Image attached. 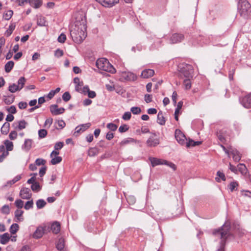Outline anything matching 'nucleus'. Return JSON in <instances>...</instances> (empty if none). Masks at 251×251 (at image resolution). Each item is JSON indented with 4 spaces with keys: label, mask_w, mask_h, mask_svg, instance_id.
Listing matches in <instances>:
<instances>
[{
    "label": "nucleus",
    "mask_w": 251,
    "mask_h": 251,
    "mask_svg": "<svg viewBox=\"0 0 251 251\" xmlns=\"http://www.w3.org/2000/svg\"><path fill=\"white\" fill-rule=\"evenodd\" d=\"M15 28V25L14 24H11L9 26L8 29L6 31V34L7 36H9L12 33L13 31Z\"/></svg>",
    "instance_id": "58"
},
{
    "label": "nucleus",
    "mask_w": 251,
    "mask_h": 251,
    "mask_svg": "<svg viewBox=\"0 0 251 251\" xmlns=\"http://www.w3.org/2000/svg\"><path fill=\"white\" fill-rule=\"evenodd\" d=\"M51 230L54 234H57L60 230V225L57 222L53 223L51 226Z\"/></svg>",
    "instance_id": "24"
},
{
    "label": "nucleus",
    "mask_w": 251,
    "mask_h": 251,
    "mask_svg": "<svg viewBox=\"0 0 251 251\" xmlns=\"http://www.w3.org/2000/svg\"><path fill=\"white\" fill-rule=\"evenodd\" d=\"M230 229V224L226 223L220 228L215 229L213 231V234L216 236H220L221 239L220 247L217 250V251H224V247L226 239L229 235Z\"/></svg>",
    "instance_id": "2"
},
{
    "label": "nucleus",
    "mask_w": 251,
    "mask_h": 251,
    "mask_svg": "<svg viewBox=\"0 0 251 251\" xmlns=\"http://www.w3.org/2000/svg\"><path fill=\"white\" fill-rule=\"evenodd\" d=\"M13 12L12 10H9L4 12L3 17L5 20H9L12 16Z\"/></svg>",
    "instance_id": "39"
},
{
    "label": "nucleus",
    "mask_w": 251,
    "mask_h": 251,
    "mask_svg": "<svg viewBox=\"0 0 251 251\" xmlns=\"http://www.w3.org/2000/svg\"><path fill=\"white\" fill-rule=\"evenodd\" d=\"M237 170L243 175H246L248 172V169L244 164H239Z\"/></svg>",
    "instance_id": "31"
},
{
    "label": "nucleus",
    "mask_w": 251,
    "mask_h": 251,
    "mask_svg": "<svg viewBox=\"0 0 251 251\" xmlns=\"http://www.w3.org/2000/svg\"><path fill=\"white\" fill-rule=\"evenodd\" d=\"M19 226L17 224H13L10 227V232L11 234L16 233L19 230Z\"/></svg>",
    "instance_id": "40"
},
{
    "label": "nucleus",
    "mask_w": 251,
    "mask_h": 251,
    "mask_svg": "<svg viewBox=\"0 0 251 251\" xmlns=\"http://www.w3.org/2000/svg\"><path fill=\"white\" fill-rule=\"evenodd\" d=\"M130 111L133 114L137 115L141 112V109L139 107L134 106L130 108Z\"/></svg>",
    "instance_id": "44"
},
{
    "label": "nucleus",
    "mask_w": 251,
    "mask_h": 251,
    "mask_svg": "<svg viewBox=\"0 0 251 251\" xmlns=\"http://www.w3.org/2000/svg\"><path fill=\"white\" fill-rule=\"evenodd\" d=\"M217 175L219 176V177H216V180L217 182H221V180L222 179L223 181H225L226 179L225 174L221 172L218 171L217 173Z\"/></svg>",
    "instance_id": "38"
},
{
    "label": "nucleus",
    "mask_w": 251,
    "mask_h": 251,
    "mask_svg": "<svg viewBox=\"0 0 251 251\" xmlns=\"http://www.w3.org/2000/svg\"><path fill=\"white\" fill-rule=\"evenodd\" d=\"M149 159L151 161V165L153 167L157 165H165L172 168L174 171L176 170V167L175 164L166 160L152 157H150Z\"/></svg>",
    "instance_id": "5"
},
{
    "label": "nucleus",
    "mask_w": 251,
    "mask_h": 251,
    "mask_svg": "<svg viewBox=\"0 0 251 251\" xmlns=\"http://www.w3.org/2000/svg\"><path fill=\"white\" fill-rule=\"evenodd\" d=\"M55 124H57V126H56V128L58 129H62L65 127L66 124L63 120H58L56 122Z\"/></svg>",
    "instance_id": "45"
},
{
    "label": "nucleus",
    "mask_w": 251,
    "mask_h": 251,
    "mask_svg": "<svg viewBox=\"0 0 251 251\" xmlns=\"http://www.w3.org/2000/svg\"><path fill=\"white\" fill-rule=\"evenodd\" d=\"M0 162H2L8 155L9 152L5 151L4 145H0Z\"/></svg>",
    "instance_id": "20"
},
{
    "label": "nucleus",
    "mask_w": 251,
    "mask_h": 251,
    "mask_svg": "<svg viewBox=\"0 0 251 251\" xmlns=\"http://www.w3.org/2000/svg\"><path fill=\"white\" fill-rule=\"evenodd\" d=\"M17 133L15 130L11 131L9 135V137L11 140H15L17 138Z\"/></svg>",
    "instance_id": "60"
},
{
    "label": "nucleus",
    "mask_w": 251,
    "mask_h": 251,
    "mask_svg": "<svg viewBox=\"0 0 251 251\" xmlns=\"http://www.w3.org/2000/svg\"><path fill=\"white\" fill-rule=\"evenodd\" d=\"M50 111L54 115H58L63 114L65 111V109L63 107L58 108L56 104H53L50 106Z\"/></svg>",
    "instance_id": "15"
},
{
    "label": "nucleus",
    "mask_w": 251,
    "mask_h": 251,
    "mask_svg": "<svg viewBox=\"0 0 251 251\" xmlns=\"http://www.w3.org/2000/svg\"><path fill=\"white\" fill-rule=\"evenodd\" d=\"M175 136L177 142L179 144L181 145H184L185 144L187 138L180 130L178 129L176 130Z\"/></svg>",
    "instance_id": "9"
},
{
    "label": "nucleus",
    "mask_w": 251,
    "mask_h": 251,
    "mask_svg": "<svg viewBox=\"0 0 251 251\" xmlns=\"http://www.w3.org/2000/svg\"><path fill=\"white\" fill-rule=\"evenodd\" d=\"M229 154L232 155L233 160L236 162H238L240 160L241 156L239 152L236 149H231Z\"/></svg>",
    "instance_id": "19"
},
{
    "label": "nucleus",
    "mask_w": 251,
    "mask_h": 251,
    "mask_svg": "<svg viewBox=\"0 0 251 251\" xmlns=\"http://www.w3.org/2000/svg\"><path fill=\"white\" fill-rule=\"evenodd\" d=\"M102 6L106 8H111L119 2V0H95Z\"/></svg>",
    "instance_id": "12"
},
{
    "label": "nucleus",
    "mask_w": 251,
    "mask_h": 251,
    "mask_svg": "<svg viewBox=\"0 0 251 251\" xmlns=\"http://www.w3.org/2000/svg\"><path fill=\"white\" fill-rule=\"evenodd\" d=\"M152 135L147 140L146 144L148 147H152L157 146L159 143V139L156 137L155 133H151Z\"/></svg>",
    "instance_id": "11"
},
{
    "label": "nucleus",
    "mask_w": 251,
    "mask_h": 251,
    "mask_svg": "<svg viewBox=\"0 0 251 251\" xmlns=\"http://www.w3.org/2000/svg\"><path fill=\"white\" fill-rule=\"evenodd\" d=\"M238 10L241 15L247 16L251 13V5L247 0H239Z\"/></svg>",
    "instance_id": "4"
},
{
    "label": "nucleus",
    "mask_w": 251,
    "mask_h": 251,
    "mask_svg": "<svg viewBox=\"0 0 251 251\" xmlns=\"http://www.w3.org/2000/svg\"><path fill=\"white\" fill-rule=\"evenodd\" d=\"M154 71L152 69H145L142 71L141 76L145 78L150 77L153 75Z\"/></svg>",
    "instance_id": "21"
},
{
    "label": "nucleus",
    "mask_w": 251,
    "mask_h": 251,
    "mask_svg": "<svg viewBox=\"0 0 251 251\" xmlns=\"http://www.w3.org/2000/svg\"><path fill=\"white\" fill-rule=\"evenodd\" d=\"M15 97L13 95L3 96V100L6 104H10L14 101Z\"/></svg>",
    "instance_id": "27"
},
{
    "label": "nucleus",
    "mask_w": 251,
    "mask_h": 251,
    "mask_svg": "<svg viewBox=\"0 0 251 251\" xmlns=\"http://www.w3.org/2000/svg\"><path fill=\"white\" fill-rule=\"evenodd\" d=\"M107 127L111 131H114L117 129V126L113 123H109L107 125Z\"/></svg>",
    "instance_id": "52"
},
{
    "label": "nucleus",
    "mask_w": 251,
    "mask_h": 251,
    "mask_svg": "<svg viewBox=\"0 0 251 251\" xmlns=\"http://www.w3.org/2000/svg\"><path fill=\"white\" fill-rule=\"evenodd\" d=\"M32 194L29 188H22L20 192V196L23 199L28 200L31 198Z\"/></svg>",
    "instance_id": "14"
},
{
    "label": "nucleus",
    "mask_w": 251,
    "mask_h": 251,
    "mask_svg": "<svg viewBox=\"0 0 251 251\" xmlns=\"http://www.w3.org/2000/svg\"><path fill=\"white\" fill-rule=\"evenodd\" d=\"M184 39V36L181 34H173L170 38V42L172 44H176L181 42Z\"/></svg>",
    "instance_id": "16"
},
{
    "label": "nucleus",
    "mask_w": 251,
    "mask_h": 251,
    "mask_svg": "<svg viewBox=\"0 0 251 251\" xmlns=\"http://www.w3.org/2000/svg\"><path fill=\"white\" fill-rule=\"evenodd\" d=\"M32 140L30 139H25L24 144L22 146L23 150L28 151L32 147Z\"/></svg>",
    "instance_id": "18"
},
{
    "label": "nucleus",
    "mask_w": 251,
    "mask_h": 251,
    "mask_svg": "<svg viewBox=\"0 0 251 251\" xmlns=\"http://www.w3.org/2000/svg\"><path fill=\"white\" fill-rule=\"evenodd\" d=\"M183 84L185 89H190L191 87V83L190 82V78H186V79H185L183 81Z\"/></svg>",
    "instance_id": "46"
},
{
    "label": "nucleus",
    "mask_w": 251,
    "mask_h": 251,
    "mask_svg": "<svg viewBox=\"0 0 251 251\" xmlns=\"http://www.w3.org/2000/svg\"><path fill=\"white\" fill-rule=\"evenodd\" d=\"M129 129V127L127 125L125 124L121 125L119 128V131L121 133L125 132L127 131Z\"/></svg>",
    "instance_id": "54"
},
{
    "label": "nucleus",
    "mask_w": 251,
    "mask_h": 251,
    "mask_svg": "<svg viewBox=\"0 0 251 251\" xmlns=\"http://www.w3.org/2000/svg\"><path fill=\"white\" fill-rule=\"evenodd\" d=\"M51 158L52 159L50 160V163L52 165H56V164L59 163L60 162H61L62 159V157L60 156H55V157L53 156Z\"/></svg>",
    "instance_id": "37"
},
{
    "label": "nucleus",
    "mask_w": 251,
    "mask_h": 251,
    "mask_svg": "<svg viewBox=\"0 0 251 251\" xmlns=\"http://www.w3.org/2000/svg\"><path fill=\"white\" fill-rule=\"evenodd\" d=\"M33 206V201L32 200L31 201H28L26 202L25 205H24V208L26 210H29L30 208H32Z\"/></svg>",
    "instance_id": "48"
},
{
    "label": "nucleus",
    "mask_w": 251,
    "mask_h": 251,
    "mask_svg": "<svg viewBox=\"0 0 251 251\" xmlns=\"http://www.w3.org/2000/svg\"><path fill=\"white\" fill-rule=\"evenodd\" d=\"M1 213L5 214H8L10 213V208L8 205H3L1 209Z\"/></svg>",
    "instance_id": "49"
},
{
    "label": "nucleus",
    "mask_w": 251,
    "mask_h": 251,
    "mask_svg": "<svg viewBox=\"0 0 251 251\" xmlns=\"http://www.w3.org/2000/svg\"><path fill=\"white\" fill-rule=\"evenodd\" d=\"M4 147H6V151H11L13 150V144L8 140H6L4 142Z\"/></svg>",
    "instance_id": "32"
},
{
    "label": "nucleus",
    "mask_w": 251,
    "mask_h": 251,
    "mask_svg": "<svg viewBox=\"0 0 251 251\" xmlns=\"http://www.w3.org/2000/svg\"><path fill=\"white\" fill-rule=\"evenodd\" d=\"M10 124L8 122L3 124L0 129L1 133L2 134L6 135L9 131Z\"/></svg>",
    "instance_id": "26"
},
{
    "label": "nucleus",
    "mask_w": 251,
    "mask_h": 251,
    "mask_svg": "<svg viewBox=\"0 0 251 251\" xmlns=\"http://www.w3.org/2000/svg\"><path fill=\"white\" fill-rule=\"evenodd\" d=\"M53 122V119L52 118H49L45 121V126H47L49 127Z\"/></svg>",
    "instance_id": "63"
},
{
    "label": "nucleus",
    "mask_w": 251,
    "mask_h": 251,
    "mask_svg": "<svg viewBox=\"0 0 251 251\" xmlns=\"http://www.w3.org/2000/svg\"><path fill=\"white\" fill-rule=\"evenodd\" d=\"M26 79L24 77H21L18 81V84L13 83L9 85L8 90L11 93H15L20 91L24 86Z\"/></svg>",
    "instance_id": "7"
},
{
    "label": "nucleus",
    "mask_w": 251,
    "mask_h": 251,
    "mask_svg": "<svg viewBox=\"0 0 251 251\" xmlns=\"http://www.w3.org/2000/svg\"><path fill=\"white\" fill-rule=\"evenodd\" d=\"M138 142H139L132 138H125L124 140H123L121 142L120 145L122 146H124L125 145H126V144H128L129 143H136Z\"/></svg>",
    "instance_id": "29"
},
{
    "label": "nucleus",
    "mask_w": 251,
    "mask_h": 251,
    "mask_svg": "<svg viewBox=\"0 0 251 251\" xmlns=\"http://www.w3.org/2000/svg\"><path fill=\"white\" fill-rule=\"evenodd\" d=\"M136 79V75L133 73L130 72H122L121 73L120 80L121 81H134Z\"/></svg>",
    "instance_id": "8"
},
{
    "label": "nucleus",
    "mask_w": 251,
    "mask_h": 251,
    "mask_svg": "<svg viewBox=\"0 0 251 251\" xmlns=\"http://www.w3.org/2000/svg\"><path fill=\"white\" fill-rule=\"evenodd\" d=\"M14 65V63L12 61H9L5 65V71L6 73H9L12 69Z\"/></svg>",
    "instance_id": "33"
},
{
    "label": "nucleus",
    "mask_w": 251,
    "mask_h": 251,
    "mask_svg": "<svg viewBox=\"0 0 251 251\" xmlns=\"http://www.w3.org/2000/svg\"><path fill=\"white\" fill-rule=\"evenodd\" d=\"M63 145H64L63 142H59L56 143L55 144L54 147L55 150L58 151V150L61 149L63 148Z\"/></svg>",
    "instance_id": "59"
},
{
    "label": "nucleus",
    "mask_w": 251,
    "mask_h": 251,
    "mask_svg": "<svg viewBox=\"0 0 251 251\" xmlns=\"http://www.w3.org/2000/svg\"><path fill=\"white\" fill-rule=\"evenodd\" d=\"M46 228V226H38L32 235L33 238L36 239L41 238L44 234Z\"/></svg>",
    "instance_id": "13"
},
{
    "label": "nucleus",
    "mask_w": 251,
    "mask_h": 251,
    "mask_svg": "<svg viewBox=\"0 0 251 251\" xmlns=\"http://www.w3.org/2000/svg\"><path fill=\"white\" fill-rule=\"evenodd\" d=\"M47 135V131L46 129H41L38 131V135L39 138H43Z\"/></svg>",
    "instance_id": "50"
},
{
    "label": "nucleus",
    "mask_w": 251,
    "mask_h": 251,
    "mask_svg": "<svg viewBox=\"0 0 251 251\" xmlns=\"http://www.w3.org/2000/svg\"><path fill=\"white\" fill-rule=\"evenodd\" d=\"M45 18L43 16H39L37 19V24L40 26H45L46 25Z\"/></svg>",
    "instance_id": "43"
},
{
    "label": "nucleus",
    "mask_w": 251,
    "mask_h": 251,
    "mask_svg": "<svg viewBox=\"0 0 251 251\" xmlns=\"http://www.w3.org/2000/svg\"><path fill=\"white\" fill-rule=\"evenodd\" d=\"M31 189L34 192H38L41 190V187L39 183L37 182H36L31 185Z\"/></svg>",
    "instance_id": "41"
},
{
    "label": "nucleus",
    "mask_w": 251,
    "mask_h": 251,
    "mask_svg": "<svg viewBox=\"0 0 251 251\" xmlns=\"http://www.w3.org/2000/svg\"><path fill=\"white\" fill-rule=\"evenodd\" d=\"M10 240V236L8 233L0 235V243L3 245L6 244Z\"/></svg>",
    "instance_id": "22"
},
{
    "label": "nucleus",
    "mask_w": 251,
    "mask_h": 251,
    "mask_svg": "<svg viewBox=\"0 0 251 251\" xmlns=\"http://www.w3.org/2000/svg\"><path fill=\"white\" fill-rule=\"evenodd\" d=\"M177 97V92L176 91H174L172 94V100H173V102L174 105H176V104Z\"/></svg>",
    "instance_id": "61"
},
{
    "label": "nucleus",
    "mask_w": 251,
    "mask_h": 251,
    "mask_svg": "<svg viewBox=\"0 0 251 251\" xmlns=\"http://www.w3.org/2000/svg\"><path fill=\"white\" fill-rule=\"evenodd\" d=\"M131 114L130 112H126L122 116V119L125 121H128L130 119Z\"/></svg>",
    "instance_id": "53"
},
{
    "label": "nucleus",
    "mask_w": 251,
    "mask_h": 251,
    "mask_svg": "<svg viewBox=\"0 0 251 251\" xmlns=\"http://www.w3.org/2000/svg\"><path fill=\"white\" fill-rule=\"evenodd\" d=\"M96 66L100 70L114 74L116 69L109 63L108 60L104 58H100L96 61Z\"/></svg>",
    "instance_id": "3"
},
{
    "label": "nucleus",
    "mask_w": 251,
    "mask_h": 251,
    "mask_svg": "<svg viewBox=\"0 0 251 251\" xmlns=\"http://www.w3.org/2000/svg\"><path fill=\"white\" fill-rule=\"evenodd\" d=\"M15 205L19 209H21L24 206V201L20 199L16 200L15 201Z\"/></svg>",
    "instance_id": "47"
},
{
    "label": "nucleus",
    "mask_w": 251,
    "mask_h": 251,
    "mask_svg": "<svg viewBox=\"0 0 251 251\" xmlns=\"http://www.w3.org/2000/svg\"><path fill=\"white\" fill-rule=\"evenodd\" d=\"M157 122L160 125H164L165 124L166 121L162 111H159L158 113Z\"/></svg>",
    "instance_id": "25"
},
{
    "label": "nucleus",
    "mask_w": 251,
    "mask_h": 251,
    "mask_svg": "<svg viewBox=\"0 0 251 251\" xmlns=\"http://www.w3.org/2000/svg\"><path fill=\"white\" fill-rule=\"evenodd\" d=\"M241 104L246 108H251V93L240 98Z\"/></svg>",
    "instance_id": "10"
},
{
    "label": "nucleus",
    "mask_w": 251,
    "mask_h": 251,
    "mask_svg": "<svg viewBox=\"0 0 251 251\" xmlns=\"http://www.w3.org/2000/svg\"><path fill=\"white\" fill-rule=\"evenodd\" d=\"M183 102L182 101H179L177 104L176 108L175 109V113L176 114H179V111L182 108Z\"/></svg>",
    "instance_id": "56"
},
{
    "label": "nucleus",
    "mask_w": 251,
    "mask_h": 251,
    "mask_svg": "<svg viewBox=\"0 0 251 251\" xmlns=\"http://www.w3.org/2000/svg\"><path fill=\"white\" fill-rule=\"evenodd\" d=\"M60 90V88L58 87L55 90H51L47 95L49 99H51L56 93H58Z\"/></svg>",
    "instance_id": "42"
},
{
    "label": "nucleus",
    "mask_w": 251,
    "mask_h": 251,
    "mask_svg": "<svg viewBox=\"0 0 251 251\" xmlns=\"http://www.w3.org/2000/svg\"><path fill=\"white\" fill-rule=\"evenodd\" d=\"M36 206L38 209L43 208L47 204L43 199H39L36 201Z\"/></svg>",
    "instance_id": "36"
},
{
    "label": "nucleus",
    "mask_w": 251,
    "mask_h": 251,
    "mask_svg": "<svg viewBox=\"0 0 251 251\" xmlns=\"http://www.w3.org/2000/svg\"><path fill=\"white\" fill-rule=\"evenodd\" d=\"M86 31V27L84 22L79 24L76 22L75 26L70 29V35L75 42L80 44L87 36Z\"/></svg>",
    "instance_id": "1"
},
{
    "label": "nucleus",
    "mask_w": 251,
    "mask_h": 251,
    "mask_svg": "<svg viewBox=\"0 0 251 251\" xmlns=\"http://www.w3.org/2000/svg\"><path fill=\"white\" fill-rule=\"evenodd\" d=\"M99 150L95 147L90 148L88 151V154L89 156L93 157L98 154Z\"/></svg>",
    "instance_id": "28"
},
{
    "label": "nucleus",
    "mask_w": 251,
    "mask_h": 251,
    "mask_svg": "<svg viewBox=\"0 0 251 251\" xmlns=\"http://www.w3.org/2000/svg\"><path fill=\"white\" fill-rule=\"evenodd\" d=\"M27 103L26 102L21 101L18 103V107L20 109H24L26 108Z\"/></svg>",
    "instance_id": "64"
},
{
    "label": "nucleus",
    "mask_w": 251,
    "mask_h": 251,
    "mask_svg": "<svg viewBox=\"0 0 251 251\" xmlns=\"http://www.w3.org/2000/svg\"><path fill=\"white\" fill-rule=\"evenodd\" d=\"M66 40V35L64 33H61L58 37L57 41L58 42L63 43Z\"/></svg>",
    "instance_id": "55"
},
{
    "label": "nucleus",
    "mask_w": 251,
    "mask_h": 251,
    "mask_svg": "<svg viewBox=\"0 0 251 251\" xmlns=\"http://www.w3.org/2000/svg\"><path fill=\"white\" fill-rule=\"evenodd\" d=\"M180 73L182 74L184 77L187 78H192L193 76V67L191 65L183 63L180 65L179 67Z\"/></svg>",
    "instance_id": "6"
},
{
    "label": "nucleus",
    "mask_w": 251,
    "mask_h": 251,
    "mask_svg": "<svg viewBox=\"0 0 251 251\" xmlns=\"http://www.w3.org/2000/svg\"><path fill=\"white\" fill-rule=\"evenodd\" d=\"M56 247L58 250H62L64 248V240L63 238H60L58 240L56 245Z\"/></svg>",
    "instance_id": "34"
},
{
    "label": "nucleus",
    "mask_w": 251,
    "mask_h": 251,
    "mask_svg": "<svg viewBox=\"0 0 251 251\" xmlns=\"http://www.w3.org/2000/svg\"><path fill=\"white\" fill-rule=\"evenodd\" d=\"M238 186V183L237 181H233L230 182V183L228 186V188L230 190L231 192H233L234 190H237V188Z\"/></svg>",
    "instance_id": "35"
},
{
    "label": "nucleus",
    "mask_w": 251,
    "mask_h": 251,
    "mask_svg": "<svg viewBox=\"0 0 251 251\" xmlns=\"http://www.w3.org/2000/svg\"><path fill=\"white\" fill-rule=\"evenodd\" d=\"M27 125V123L25 120H21L18 122V125L15 127V129L21 130L25 129Z\"/></svg>",
    "instance_id": "30"
},
{
    "label": "nucleus",
    "mask_w": 251,
    "mask_h": 251,
    "mask_svg": "<svg viewBox=\"0 0 251 251\" xmlns=\"http://www.w3.org/2000/svg\"><path fill=\"white\" fill-rule=\"evenodd\" d=\"M71 98V96L68 92H65L62 95V99L65 102L68 101Z\"/></svg>",
    "instance_id": "51"
},
{
    "label": "nucleus",
    "mask_w": 251,
    "mask_h": 251,
    "mask_svg": "<svg viewBox=\"0 0 251 251\" xmlns=\"http://www.w3.org/2000/svg\"><path fill=\"white\" fill-rule=\"evenodd\" d=\"M46 160L42 158H37L35 160V164L37 166L44 165L46 164Z\"/></svg>",
    "instance_id": "57"
},
{
    "label": "nucleus",
    "mask_w": 251,
    "mask_h": 251,
    "mask_svg": "<svg viewBox=\"0 0 251 251\" xmlns=\"http://www.w3.org/2000/svg\"><path fill=\"white\" fill-rule=\"evenodd\" d=\"M152 96L150 94H146L144 97L145 101L147 103H150L152 101Z\"/></svg>",
    "instance_id": "62"
},
{
    "label": "nucleus",
    "mask_w": 251,
    "mask_h": 251,
    "mask_svg": "<svg viewBox=\"0 0 251 251\" xmlns=\"http://www.w3.org/2000/svg\"><path fill=\"white\" fill-rule=\"evenodd\" d=\"M24 212L23 210L20 209H17L14 213L15 221L16 222H23L24 220V217L23 216Z\"/></svg>",
    "instance_id": "17"
},
{
    "label": "nucleus",
    "mask_w": 251,
    "mask_h": 251,
    "mask_svg": "<svg viewBox=\"0 0 251 251\" xmlns=\"http://www.w3.org/2000/svg\"><path fill=\"white\" fill-rule=\"evenodd\" d=\"M29 4L35 8H38L42 5L41 0H26Z\"/></svg>",
    "instance_id": "23"
}]
</instances>
